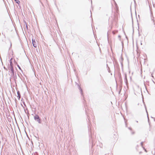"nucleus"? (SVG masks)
<instances>
[{
	"instance_id": "obj_8",
	"label": "nucleus",
	"mask_w": 155,
	"mask_h": 155,
	"mask_svg": "<svg viewBox=\"0 0 155 155\" xmlns=\"http://www.w3.org/2000/svg\"><path fill=\"white\" fill-rule=\"evenodd\" d=\"M79 90H80V91H81V94H82V89L81 88V87H80L79 86Z\"/></svg>"
},
{
	"instance_id": "obj_13",
	"label": "nucleus",
	"mask_w": 155,
	"mask_h": 155,
	"mask_svg": "<svg viewBox=\"0 0 155 155\" xmlns=\"http://www.w3.org/2000/svg\"><path fill=\"white\" fill-rule=\"evenodd\" d=\"M10 44H11V45H10V47H11L12 46V43L11 42H10Z\"/></svg>"
},
{
	"instance_id": "obj_1",
	"label": "nucleus",
	"mask_w": 155,
	"mask_h": 155,
	"mask_svg": "<svg viewBox=\"0 0 155 155\" xmlns=\"http://www.w3.org/2000/svg\"><path fill=\"white\" fill-rule=\"evenodd\" d=\"M9 72H10V74L12 77L14 76V70L13 66H9Z\"/></svg>"
},
{
	"instance_id": "obj_22",
	"label": "nucleus",
	"mask_w": 155,
	"mask_h": 155,
	"mask_svg": "<svg viewBox=\"0 0 155 155\" xmlns=\"http://www.w3.org/2000/svg\"><path fill=\"white\" fill-rule=\"evenodd\" d=\"M118 37H120V36H119Z\"/></svg>"
},
{
	"instance_id": "obj_7",
	"label": "nucleus",
	"mask_w": 155,
	"mask_h": 155,
	"mask_svg": "<svg viewBox=\"0 0 155 155\" xmlns=\"http://www.w3.org/2000/svg\"><path fill=\"white\" fill-rule=\"evenodd\" d=\"M117 32V31H113V33L114 35Z\"/></svg>"
},
{
	"instance_id": "obj_9",
	"label": "nucleus",
	"mask_w": 155,
	"mask_h": 155,
	"mask_svg": "<svg viewBox=\"0 0 155 155\" xmlns=\"http://www.w3.org/2000/svg\"><path fill=\"white\" fill-rule=\"evenodd\" d=\"M143 142H141V145L142 146V147H143Z\"/></svg>"
},
{
	"instance_id": "obj_12",
	"label": "nucleus",
	"mask_w": 155,
	"mask_h": 155,
	"mask_svg": "<svg viewBox=\"0 0 155 155\" xmlns=\"http://www.w3.org/2000/svg\"><path fill=\"white\" fill-rule=\"evenodd\" d=\"M18 67L20 69H21V68H20V67L18 65Z\"/></svg>"
},
{
	"instance_id": "obj_6",
	"label": "nucleus",
	"mask_w": 155,
	"mask_h": 155,
	"mask_svg": "<svg viewBox=\"0 0 155 155\" xmlns=\"http://www.w3.org/2000/svg\"><path fill=\"white\" fill-rule=\"evenodd\" d=\"M15 1L17 4H19L20 1L18 0H15Z\"/></svg>"
},
{
	"instance_id": "obj_2",
	"label": "nucleus",
	"mask_w": 155,
	"mask_h": 155,
	"mask_svg": "<svg viewBox=\"0 0 155 155\" xmlns=\"http://www.w3.org/2000/svg\"><path fill=\"white\" fill-rule=\"evenodd\" d=\"M34 118L35 120L37 121L39 124L41 123L40 119L39 116L37 114H35L34 116Z\"/></svg>"
},
{
	"instance_id": "obj_21",
	"label": "nucleus",
	"mask_w": 155,
	"mask_h": 155,
	"mask_svg": "<svg viewBox=\"0 0 155 155\" xmlns=\"http://www.w3.org/2000/svg\"><path fill=\"white\" fill-rule=\"evenodd\" d=\"M137 21L138 22V20H137Z\"/></svg>"
},
{
	"instance_id": "obj_10",
	"label": "nucleus",
	"mask_w": 155,
	"mask_h": 155,
	"mask_svg": "<svg viewBox=\"0 0 155 155\" xmlns=\"http://www.w3.org/2000/svg\"><path fill=\"white\" fill-rule=\"evenodd\" d=\"M113 1L114 2V3H115V5L116 6L117 5V4H116V2H115V1L114 0H113Z\"/></svg>"
},
{
	"instance_id": "obj_11",
	"label": "nucleus",
	"mask_w": 155,
	"mask_h": 155,
	"mask_svg": "<svg viewBox=\"0 0 155 155\" xmlns=\"http://www.w3.org/2000/svg\"><path fill=\"white\" fill-rule=\"evenodd\" d=\"M26 27L27 28H28V25H27V24H26Z\"/></svg>"
},
{
	"instance_id": "obj_17",
	"label": "nucleus",
	"mask_w": 155,
	"mask_h": 155,
	"mask_svg": "<svg viewBox=\"0 0 155 155\" xmlns=\"http://www.w3.org/2000/svg\"><path fill=\"white\" fill-rule=\"evenodd\" d=\"M152 81H153V82L154 83V81L153 80H152Z\"/></svg>"
},
{
	"instance_id": "obj_19",
	"label": "nucleus",
	"mask_w": 155,
	"mask_h": 155,
	"mask_svg": "<svg viewBox=\"0 0 155 155\" xmlns=\"http://www.w3.org/2000/svg\"><path fill=\"white\" fill-rule=\"evenodd\" d=\"M132 23H133V20H132Z\"/></svg>"
},
{
	"instance_id": "obj_5",
	"label": "nucleus",
	"mask_w": 155,
	"mask_h": 155,
	"mask_svg": "<svg viewBox=\"0 0 155 155\" xmlns=\"http://www.w3.org/2000/svg\"><path fill=\"white\" fill-rule=\"evenodd\" d=\"M12 58L10 60V65L9 66H12V65H13V63H12V61H11V60H12Z\"/></svg>"
},
{
	"instance_id": "obj_18",
	"label": "nucleus",
	"mask_w": 155,
	"mask_h": 155,
	"mask_svg": "<svg viewBox=\"0 0 155 155\" xmlns=\"http://www.w3.org/2000/svg\"><path fill=\"white\" fill-rule=\"evenodd\" d=\"M145 151H146V150L145 149Z\"/></svg>"
},
{
	"instance_id": "obj_3",
	"label": "nucleus",
	"mask_w": 155,
	"mask_h": 155,
	"mask_svg": "<svg viewBox=\"0 0 155 155\" xmlns=\"http://www.w3.org/2000/svg\"><path fill=\"white\" fill-rule=\"evenodd\" d=\"M32 42L34 47H36L37 45L36 44V42H35V40L32 39Z\"/></svg>"
},
{
	"instance_id": "obj_14",
	"label": "nucleus",
	"mask_w": 155,
	"mask_h": 155,
	"mask_svg": "<svg viewBox=\"0 0 155 155\" xmlns=\"http://www.w3.org/2000/svg\"><path fill=\"white\" fill-rule=\"evenodd\" d=\"M151 75H151V76H152L153 78V76L152 75V74H151Z\"/></svg>"
},
{
	"instance_id": "obj_20",
	"label": "nucleus",
	"mask_w": 155,
	"mask_h": 155,
	"mask_svg": "<svg viewBox=\"0 0 155 155\" xmlns=\"http://www.w3.org/2000/svg\"><path fill=\"white\" fill-rule=\"evenodd\" d=\"M132 19H133V18H132Z\"/></svg>"
},
{
	"instance_id": "obj_16",
	"label": "nucleus",
	"mask_w": 155,
	"mask_h": 155,
	"mask_svg": "<svg viewBox=\"0 0 155 155\" xmlns=\"http://www.w3.org/2000/svg\"><path fill=\"white\" fill-rule=\"evenodd\" d=\"M129 129L130 130H131V128H129Z\"/></svg>"
},
{
	"instance_id": "obj_15",
	"label": "nucleus",
	"mask_w": 155,
	"mask_h": 155,
	"mask_svg": "<svg viewBox=\"0 0 155 155\" xmlns=\"http://www.w3.org/2000/svg\"><path fill=\"white\" fill-rule=\"evenodd\" d=\"M132 134H134V132H132Z\"/></svg>"
},
{
	"instance_id": "obj_4",
	"label": "nucleus",
	"mask_w": 155,
	"mask_h": 155,
	"mask_svg": "<svg viewBox=\"0 0 155 155\" xmlns=\"http://www.w3.org/2000/svg\"><path fill=\"white\" fill-rule=\"evenodd\" d=\"M17 93L18 94V100H19L21 97L20 92L18 91L17 92Z\"/></svg>"
}]
</instances>
